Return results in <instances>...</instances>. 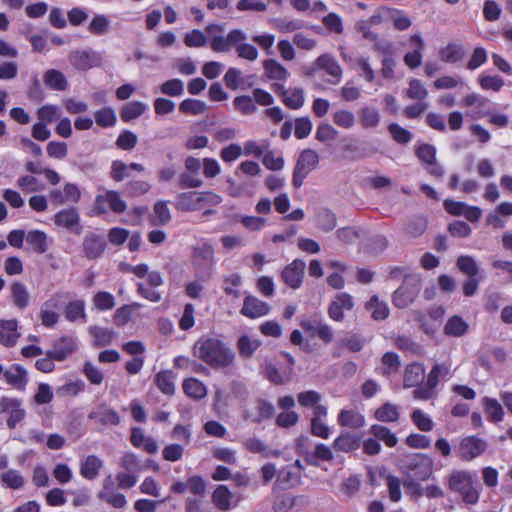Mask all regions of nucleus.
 <instances>
[{
	"mask_svg": "<svg viewBox=\"0 0 512 512\" xmlns=\"http://www.w3.org/2000/svg\"><path fill=\"white\" fill-rule=\"evenodd\" d=\"M182 388L188 397L195 400H200L207 394V389L203 382L192 377L183 381Z\"/></svg>",
	"mask_w": 512,
	"mask_h": 512,
	"instance_id": "nucleus-44",
	"label": "nucleus"
},
{
	"mask_svg": "<svg viewBox=\"0 0 512 512\" xmlns=\"http://www.w3.org/2000/svg\"><path fill=\"white\" fill-rule=\"evenodd\" d=\"M382 11L387 15V17L393 20V25L395 29L399 31H404L411 26L410 18L407 15H405L402 11L389 7H382Z\"/></svg>",
	"mask_w": 512,
	"mask_h": 512,
	"instance_id": "nucleus-52",
	"label": "nucleus"
},
{
	"mask_svg": "<svg viewBox=\"0 0 512 512\" xmlns=\"http://www.w3.org/2000/svg\"><path fill=\"white\" fill-rule=\"evenodd\" d=\"M10 299L18 309H26L30 302L26 285L19 281L12 282L10 284Z\"/></svg>",
	"mask_w": 512,
	"mask_h": 512,
	"instance_id": "nucleus-25",
	"label": "nucleus"
},
{
	"mask_svg": "<svg viewBox=\"0 0 512 512\" xmlns=\"http://www.w3.org/2000/svg\"><path fill=\"white\" fill-rule=\"evenodd\" d=\"M354 307L353 298L348 293L342 292L336 295L328 306L327 313L330 319L335 322H342L345 318L344 312L351 311Z\"/></svg>",
	"mask_w": 512,
	"mask_h": 512,
	"instance_id": "nucleus-14",
	"label": "nucleus"
},
{
	"mask_svg": "<svg viewBox=\"0 0 512 512\" xmlns=\"http://www.w3.org/2000/svg\"><path fill=\"white\" fill-rule=\"evenodd\" d=\"M316 63L320 69L333 77V80H330V83L337 84L340 82L342 77V68L334 57L323 54L317 58Z\"/></svg>",
	"mask_w": 512,
	"mask_h": 512,
	"instance_id": "nucleus-24",
	"label": "nucleus"
},
{
	"mask_svg": "<svg viewBox=\"0 0 512 512\" xmlns=\"http://www.w3.org/2000/svg\"><path fill=\"white\" fill-rule=\"evenodd\" d=\"M361 125L366 128H375L380 123V114L377 108L365 106L359 112Z\"/></svg>",
	"mask_w": 512,
	"mask_h": 512,
	"instance_id": "nucleus-53",
	"label": "nucleus"
},
{
	"mask_svg": "<svg viewBox=\"0 0 512 512\" xmlns=\"http://www.w3.org/2000/svg\"><path fill=\"white\" fill-rule=\"evenodd\" d=\"M369 433L373 435L378 442L382 441L387 447L393 448L398 443L396 435L386 426L373 424L369 428Z\"/></svg>",
	"mask_w": 512,
	"mask_h": 512,
	"instance_id": "nucleus-43",
	"label": "nucleus"
},
{
	"mask_svg": "<svg viewBox=\"0 0 512 512\" xmlns=\"http://www.w3.org/2000/svg\"><path fill=\"white\" fill-rule=\"evenodd\" d=\"M174 375L171 370H162L155 376L157 388L165 395L171 396L175 393Z\"/></svg>",
	"mask_w": 512,
	"mask_h": 512,
	"instance_id": "nucleus-46",
	"label": "nucleus"
},
{
	"mask_svg": "<svg viewBox=\"0 0 512 512\" xmlns=\"http://www.w3.org/2000/svg\"><path fill=\"white\" fill-rule=\"evenodd\" d=\"M484 413L491 423H498L504 418V410L502 405L495 398L484 397L482 400Z\"/></svg>",
	"mask_w": 512,
	"mask_h": 512,
	"instance_id": "nucleus-38",
	"label": "nucleus"
},
{
	"mask_svg": "<svg viewBox=\"0 0 512 512\" xmlns=\"http://www.w3.org/2000/svg\"><path fill=\"white\" fill-rule=\"evenodd\" d=\"M147 109V105L141 101H131L120 109V118L124 123H129L139 118Z\"/></svg>",
	"mask_w": 512,
	"mask_h": 512,
	"instance_id": "nucleus-41",
	"label": "nucleus"
},
{
	"mask_svg": "<svg viewBox=\"0 0 512 512\" xmlns=\"http://www.w3.org/2000/svg\"><path fill=\"white\" fill-rule=\"evenodd\" d=\"M99 498L114 508H123L127 504L125 495L122 493H114L113 482L108 480L104 482L103 491L99 493Z\"/></svg>",
	"mask_w": 512,
	"mask_h": 512,
	"instance_id": "nucleus-31",
	"label": "nucleus"
},
{
	"mask_svg": "<svg viewBox=\"0 0 512 512\" xmlns=\"http://www.w3.org/2000/svg\"><path fill=\"white\" fill-rule=\"evenodd\" d=\"M333 448L329 447L328 445L324 443H318L316 444L314 451L311 453H308L305 456V461L309 465L318 466V461H325L330 462L333 460Z\"/></svg>",
	"mask_w": 512,
	"mask_h": 512,
	"instance_id": "nucleus-39",
	"label": "nucleus"
},
{
	"mask_svg": "<svg viewBox=\"0 0 512 512\" xmlns=\"http://www.w3.org/2000/svg\"><path fill=\"white\" fill-rule=\"evenodd\" d=\"M468 330V323L461 316L453 315L447 320L443 332L446 336L458 338L464 336Z\"/></svg>",
	"mask_w": 512,
	"mask_h": 512,
	"instance_id": "nucleus-34",
	"label": "nucleus"
},
{
	"mask_svg": "<svg viewBox=\"0 0 512 512\" xmlns=\"http://www.w3.org/2000/svg\"><path fill=\"white\" fill-rule=\"evenodd\" d=\"M212 503L220 511H228L232 507L233 494L226 485H218L211 496Z\"/></svg>",
	"mask_w": 512,
	"mask_h": 512,
	"instance_id": "nucleus-27",
	"label": "nucleus"
},
{
	"mask_svg": "<svg viewBox=\"0 0 512 512\" xmlns=\"http://www.w3.org/2000/svg\"><path fill=\"white\" fill-rule=\"evenodd\" d=\"M366 309L371 311L374 320H384L389 315V308L384 302H380L378 296L373 295L366 303Z\"/></svg>",
	"mask_w": 512,
	"mask_h": 512,
	"instance_id": "nucleus-54",
	"label": "nucleus"
},
{
	"mask_svg": "<svg viewBox=\"0 0 512 512\" xmlns=\"http://www.w3.org/2000/svg\"><path fill=\"white\" fill-rule=\"evenodd\" d=\"M54 224L66 228L76 235H80L83 226L80 223V216L75 207L58 211L53 217Z\"/></svg>",
	"mask_w": 512,
	"mask_h": 512,
	"instance_id": "nucleus-10",
	"label": "nucleus"
},
{
	"mask_svg": "<svg viewBox=\"0 0 512 512\" xmlns=\"http://www.w3.org/2000/svg\"><path fill=\"white\" fill-rule=\"evenodd\" d=\"M77 350V342L74 337L63 335L53 342L52 349L46 355L58 362L65 361Z\"/></svg>",
	"mask_w": 512,
	"mask_h": 512,
	"instance_id": "nucleus-9",
	"label": "nucleus"
},
{
	"mask_svg": "<svg viewBox=\"0 0 512 512\" xmlns=\"http://www.w3.org/2000/svg\"><path fill=\"white\" fill-rule=\"evenodd\" d=\"M236 345L239 355L244 359H249L260 347L261 342L257 339H252L248 335H241L238 338Z\"/></svg>",
	"mask_w": 512,
	"mask_h": 512,
	"instance_id": "nucleus-47",
	"label": "nucleus"
},
{
	"mask_svg": "<svg viewBox=\"0 0 512 512\" xmlns=\"http://www.w3.org/2000/svg\"><path fill=\"white\" fill-rule=\"evenodd\" d=\"M317 226L325 231H332L337 225V218L335 213L327 208H322L316 215Z\"/></svg>",
	"mask_w": 512,
	"mask_h": 512,
	"instance_id": "nucleus-55",
	"label": "nucleus"
},
{
	"mask_svg": "<svg viewBox=\"0 0 512 512\" xmlns=\"http://www.w3.org/2000/svg\"><path fill=\"white\" fill-rule=\"evenodd\" d=\"M488 447V443L477 435L463 437L455 447L457 458L464 462H470L481 456Z\"/></svg>",
	"mask_w": 512,
	"mask_h": 512,
	"instance_id": "nucleus-7",
	"label": "nucleus"
},
{
	"mask_svg": "<svg viewBox=\"0 0 512 512\" xmlns=\"http://www.w3.org/2000/svg\"><path fill=\"white\" fill-rule=\"evenodd\" d=\"M106 246L107 243L104 236L94 232H88L82 243L83 253L89 260L100 258L103 255Z\"/></svg>",
	"mask_w": 512,
	"mask_h": 512,
	"instance_id": "nucleus-13",
	"label": "nucleus"
},
{
	"mask_svg": "<svg viewBox=\"0 0 512 512\" xmlns=\"http://www.w3.org/2000/svg\"><path fill=\"white\" fill-rule=\"evenodd\" d=\"M192 354L214 370L232 366L235 353L226 342L217 336L203 335L192 347Z\"/></svg>",
	"mask_w": 512,
	"mask_h": 512,
	"instance_id": "nucleus-1",
	"label": "nucleus"
},
{
	"mask_svg": "<svg viewBox=\"0 0 512 512\" xmlns=\"http://www.w3.org/2000/svg\"><path fill=\"white\" fill-rule=\"evenodd\" d=\"M263 70L269 80L286 81L289 76L288 70L272 58L263 61Z\"/></svg>",
	"mask_w": 512,
	"mask_h": 512,
	"instance_id": "nucleus-33",
	"label": "nucleus"
},
{
	"mask_svg": "<svg viewBox=\"0 0 512 512\" xmlns=\"http://www.w3.org/2000/svg\"><path fill=\"white\" fill-rule=\"evenodd\" d=\"M69 61L77 70H88L93 66V55L86 50H76L70 53Z\"/></svg>",
	"mask_w": 512,
	"mask_h": 512,
	"instance_id": "nucleus-48",
	"label": "nucleus"
},
{
	"mask_svg": "<svg viewBox=\"0 0 512 512\" xmlns=\"http://www.w3.org/2000/svg\"><path fill=\"white\" fill-rule=\"evenodd\" d=\"M126 202L121 198L120 193L115 190H108L104 194L95 197L89 216H102L111 210L116 214L125 212Z\"/></svg>",
	"mask_w": 512,
	"mask_h": 512,
	"instance_id": "nucleus-5",
	"label": "nucleus"
},
{
	"mask_svg": "<svg viewBox=\"0 0 512 512\" xmlns=\"http://www.w3.org/2000/svg\"><path fill=\"white\" fill-rule=\"evenodd\" d=\"M234 109L241 115H252L257 111V106L250 95H239L233 100Z\"/></svg>",
	"mask_w": 512,
	"mask_h": 512,
	"instance_id": "nucleus-58",
	"label": "nucleus"
},
{
	"mask_svg": "<svg viewBox=\"0 0 512 512\" xmlns=\"http://www.w3.org/2000/svg\"><path fill=\"white\" fill-rule=\"evenodd\" d=\"M478 83L483 90L494 92H499L505 85L504 79L499 75H480Z\"/></svg>",
	"mask_w": 512,
	"mask_h": 512,
	"instance_id": "nucleus-60",
	"label": "nucleus"
},
{
	"mask_svg": "<svg viewBox=\"0 0 512 512\" xmlns=\"http://www.w3.org/2000/svg\"><path fill=\"white\" fill-rule=\"evenodd\" d=\"M404 478L427 481L433 474V460L423 453H414L401 466Z\"/></svg>",
	"mask_w": 512,
	"mask_h": 512,
	"instance_id": "nucleus-3",
	"label": "nucleus"
},
{
	"mask_svg": "<svg viewBox=\"0 0 512 512\" xmlns=\"http://www.w3.org/2000/svg\"><path fill=\"white\" fill-rule=\"evenodd\" d=\"M96 124L101 128L113 127L117 122V117L112 107H103L94 113Z\"/></svg>",
	"mask_w": 512,
	"mask_h": 512,
	"instance_id": "nucleus-56",
	"label": "nucleus"
},
{
	"mask_svg": "<svg viewBox=\"0 0 512 512\" xmlns=\"http://www.w3.org/2000/svg\"><path fill=\"white\" fill-rule=\"evenodd\" d=\"M374 418L379 422H397L400 412L395 404L386 402L375 410Z\"/></svg>",
	"mask_w": 512,
	"mask_h": 512,
	"instance_id": "nucleus-45",
	"label": "nucleus"
},
{
	"mask_svg": "<svg viewBox=\"0 0 512 512\" xmlns=\"http://www.w3.org/2000/svg\"><path fill=\"white\" fill-rule=\"evenodd\" d=\"M89 334L93 338V345L95 347H105L110 345L116 338L117 334L113 329L91 326L89 327Z\"/></svg>",
	"mask_w": 512,
	"mask_h": 512,
	"instance_id": "nucleus-32",
	"label": "nucleus"
},
{
	"mask_svg": "<svg viewBox=\"0 0 512 512\" xmlns=\"http://www.w3.org/2000/svg\"><path fill=\"white\" fill-rule=\"evenodd\" d=\"M305 262L301 259H294L286 265L281 273L283 282L292 289H298L303 282Z\"/></svg>",
	"mask_w": 512,
	"mask_h": 512,
	"instance_id": "nucleus-12",
	"label": "nucleus"
},
{
	"mask_svg": "<svg viewBox=\"0 0 512 512\" xmlns=\"http://www.w3.org/2000/svg\"><path fill=\"white\" fill-rule=\"evenodd\" d=\"M300 482V475L289 466L283 467L277 474L275 486L278 489L286 490L296 486Z\"/></svg>",
	"mask_w": 512,
	"mask_h": 512,
	"instance_id": "nucleus-40",
	"label": "nucleus"
},
{
	"mask_svg": "<svg viewBox=\"0 0 512 512\" xmlns=\"http://www.w3.org/2000/svg\"><path fill=\"white\" fill-rule=\"evenodd\" d=\"M457 268L468 277H476L479 274V267L473 257L461 255L456 261Z\"/></svg>",
	"mask_w": 512,
	"mask_h": 512,
	"instance_id": "nucleus-59",
	"label": "nucleus"
},
{
	"mask_svg": "<svg viewBox=\"0 0 512 512\" xmlns=\"http://www.w3.org/2000/svg\"><path fill=\"white\" fill-rule=\"evenodd\" d=\"M160 92L170 97H179L184 93V83L178 78L169 79L160 85Z\"/></svg>",
	"mask_w": 512,
	"mask_h": 512,
	"instance_id": "nucleus-64",
	"label": "nucleus"
},
{
	"mask_svg": "<svg viewBox=\"0 0 512 512\" xmlns=\"http://www.w3.org/2000/svg\"><path fill=\"white\" fill-rule=\"evenodd\" d=\"M197 196V191L179 193L174 203L175 209L182 212H194L200 210Z\"/></svg>",
	"mask_w": 512,
	"mask_h": 512,
	"instance_id": "nucleus-28",
	"label": "nucleus"
},
{
	"mask_svg": "<svg viewBox=\"0 0 512 512\" xmlns=\"http://www.w3.org/2000/svg\"><path fill=\"white\" fill-rule=\"evenodd\" d=\"M0 482L6 488L18 490L24 486L25 479L18 470L9 469L0 475Z\"/></svg>",
	"mask_w": 512,
	"mask_h": 512,
	"instance_id": "nucleus-49",
	"label": "nucleus"
},
{
	"mask_svg": "<svg viewBox=\"0 0 512 512\" xmlns=\"http://www.w3.org/2000/svg\"><path fill=\"white\" fill-rule=\"evenodd\" d=\"M319 156L313 149H304L301 151L292 174V185L299 189L305 178L318 166Z\"/></svg>",
	"mask_w": 512,
	"mask_h": 512,
	"instance_id": "nucleus-6",
	"label": "nucleus"
},
{
	"mask_svg": "<svg viewBox=\"0 0 512 512\" xmlns=\"http://www.w3.org/2000/svg\"><path fill=\"white\" fill-rule=\"evenodd\" d=\"M170 490L175 494H183L188 490L193 495L203 497L206 493V482L200 475H193L186 482H174Z\"/></svg>",
	"mask_w": 512,
	"mask_h": 512,
	"instance_id": "nucleus-17",
	"label": "nucleus"
},
{
	"mask_svg": "<svg viewBox=\"0 0 512 512\" xmlns=\"http://www.w3.org/2000/svg\"><path fill=\"white\" fill-rule=\"evenodd\" d=\"M465 56V50L461 44L448 43L439 50V58L444 63H457Z\"/></svg>",
	"mask_w": 512,
	"mask_h": 512,
	"instance_id": "nucleus-36",
	"label": "nucleus"
},
{
	"mask_svg": "<svg viewBox=\"0 0 512 512\" xmlns=\"http://www.w3.org/2000/svg\"><path fill=\"white\" fill-rule=\"evenodd\" d=\"M450 491L460 495L463 502L474 505L479 500V490L474 486V480L470 472L454 470L448 477Z\"/></svg>",
	"mask_w": 512,
	"mask_h": 512,
	"instance_id": "nucleus-2",
	"label": "nucleus"
},
{
	"mask_svg": "<svg viewBox=\"0 0 512 512\" xmlns=\"http://www.w3.org/2000/svg\"><path fill=\"white\" fill-rule=\"evenodd\" d=\"M147 285L144 283L137 284V294L153 303H158L162 299V294L155 288L164 284L163 277L158 271H151L147 273Z\"/></svg>",
	"mask_w": 512,
	"mask_h": 512,
	"instance_id": "nucleus-8",
	"label": "nucleus"
},
{
	"mask_svg": "<svg viewBox=\"0 0 512 512\" xmlns=\"http://www.w3.org/2000/svg\"><path fill=\"white\" fill-rule=\"evenodd\" d=\"M270 309V305L265 301L255 296L247 295L244 298L240 313L249 319H256L268 315Z\"/></svg>",
	"mask_w": 512,
	"mask_h": 512,
	"instance_id": "nucleus-18",
	"label": "nucleus"
},
{
	"mask_svg": "<svg viewBox=\"0 0 512 512\" xmlns=\"http://www.w3.org/2000/svg\"><path fill=\"white\" fill-rule=\"evenodd\" d=\"M3 378L8 385L19 391H24L28 384L27 370L20 364H13L6 369Z\"/></svg>",
	"mask_w": 512,
	"mask_h": 512,
	"instance_id": "nucleus-19",
	"label": "nucleus"
},
{
	"mask_svg": "<svg viewBox=\"0 0 512 512\" xmlns=\"http://www.w3.org/2000/svg\"><path fill=\"white\" fill-rule=\"evenodd\" d=\"M242 284L241 276L238 273H232L223 277L222 289L227 296L238 299L241 296L239 287Z\"/></svg>",
	"mask_w": 512,
	"mask_h": 512,
	"instance_id": "nucleus-51",
	"label": "nucleus"
},
{
	"mask_svg": "<svg viewBox=\"0 0 512 512\" xmlns=\"http://www.w3.org/2000/svg\"><path fill=\"white\" fill-rule=\"evenodd\" d=\"M65 318L69 322H75L79 319L86 322L87 315L85 313V302L81 299L69 302L65 308Z\"/></svg>",
	"mask_w": 512,
	"mask_h": 512,
	"instance_id": "nucleus-50",
	"label": "nucleus"
},
{
	"mask_svg": "<svg viewBox=\"0 0 512 512\" xmlns=\"http://www.w3.org/2000/svg\"><path fill=\"white\" fill-rule=\"evenodd\" d=\"M223 81L225 86L232 91H235L239 88L248 89L253 85V83H248L247 79L242 76L241 70L235 67H230L226 71L223 77Z\"/></svg>",
	"mask_w": 512,
	"mask_h": 512,
	"instance_id": "nucleus-26",
	"label": "nucleus"
},
{
	"mask_svg": "<svg viewBox=\"0 0 512 512\" xmlns=\"http://www.w3.org/2000/svg\"><path fill=\"white\" fill-rule=\"evenodd\" d=\"M425 377L424 365L420 362H412L406 365L403 376L404 388H417L423 384Z\"/></svg>",
	"mask_w": 512,
	"mask_h": 512,
	"instance_id": "nucleus-21",
	"label": "nucleus"
},
{
	"mask_svg": "<svg viewBox=\"0 0 512 512\" xmlns=\"http://www.w3.org/2000/svg\"><path fill=\"white\" fill-rule=\"evenodd\" d=\"M20 333L18 331V321L16 319H0V344L12 348L16 345Z\"/></svg>",
	"mask_w": 512,
	"mask_h": 512,
	"instance_id": "nucleus-20",
	"label": "nucleus"
},
{
	"mask_svg": "<svg viewBox=\"0 0 512 512\" xmlns=\"http://www.w3.org/2000/svg\"><path fill=\"white\" fill-rule=\"evenodd\" d=\"M304 91L302 88H290L286 96L282 99L283 104L293 110H298L304 105Z\"/></svg>",
	"mask_w": 512,
	"mask_h": 512,
	"instance_id": "nucleus-57",
	"label": "nucleus"
},
{
	"mask_svg": "<svg viewBox=\"0 0 512 512\" xmlns=\"http://www.w3.org/2000/svg\"><path fill=\"white\" fill-rule=\"evenodd\" d=\"M264 371L266 378L275 385H283L287 383L292 375L290 374V371L281 373L279 369L272 363L267 364Z\"/></svg>",
	"mask_w": 512,
	"mask_h": 512,
	"instance_id": "nucleus-61",
	"label": "nucleus"
},
{
	"mask_svg": "<svg viewBox=\"0 0 512 512\" xmlns=\"http://www.w3.org/2000/svg\"><path fill=\"white\" fill-rule=\"evenodd\" d=\"M416 295V289L407 285H402L395 290L392 302L397 308H406L414 301Z\"/></svg>",
	"mask_w": 512,
	"mask_h": 512,
	"instance_id": "nucleus-42",
	"label": "nucleus"
},
{
	"mask_svg": "<svg viewBox=\"0 0 512 512\" xmlns=\"http://www.w3.org/2000/svg\"><path fill=\"white\" fill-rule=\"evenodd\" d=\"M103 467V461L96 455H88L80 464V474L87 480H94Z\"/></svg>",
	"mask_w": 512,
	"mask_h": 512,
	"instance_id": "nucleus-29",
	"label": "nucleus"
},
{
	"mask_svg": "<svg viewBox=\"0 0 512 512\" xmlns=\"http://www.w3.org/2000/svg\"><path fill=\"white\" fill-rule=\"evenodd\" d=\"M109 27L110 22L107 16L103 14H96L90 21L88 30L93 35L101 36L108 32Z\"/></svg>",
	"mask_w": 512,
	"mask_h": 512,
	"instance_id": "nucleus-62",
	"label": "nucleus"
},
{
	"mask_svg": "<svg viewBox=\"0 0 512 512\" xmlns=\"http://www.w3.org/2000/svg\"><path fill=\"white\" fill-rule=\"evenodd\" d=\"M410 42L415 47L413 51L405 53L403 61L407 67L414 70L419 67L422 63V52L425 48L423 38L419 34H413L410 36Z\"/></svg>",
	"mask_w": 512,
	"mask_h": 512,
	"instance_id": "nucleus-22",
	"label": "nucleus"
},
{
	"mask_svg": "<svg viewBox=\"0 0 512 512\" xmlns=\"http://www.w3.org/2000/svg\"><path fill=\"white\" fill-rule=\"evenodd\" d=\"M44 84L47 88L64 91L68 88V81L65 75L57 69H49L44 73L43 76Z\"/></svg>",
	"mask_w": 512,
	"mask_h": 512,
	"instance_id": "nucleus-37",
	"label": "nucleus"
},
{
	"mask_svg": "<svg viewBox=\"0 0 512 512\" xmlns=\"http://www.w3.org/2000/svg\"><path fill=\"white\" fill-rule=\"evenodd\" d=\"M246 39L244 32L240 29L231 30L226 37L214 36L210 39L209 45L214 52H227L232 46L243 42Z\"/></svg>",
	"mask_w": 512,
	"mask_h": 512,
	"instance_id": "nucleus-15",
	"label": "nucleus"
},
{
	"mask_svg": "<svg viewBox=\"0 0 512 512\" xmlns=\"http://www.w3.org/2000/svg\"><path fill=\"white\" fill-rule=\"evenodd\" d=\"M489 100L483 96H480L476 93H471L464 96L461 100V105L463 107H476L477 111L473 115L474 118H483L490 115V111L486 110Z\"/></svg>",
	"mask_w": 512,
	"mask_h": 512,
	"instance_id": "nucleus-30",
	"label": "nucleus"
},
{
	"mask_svg": "<svg viewBox=\"0 0 512 512\" xmlns=\"http://www.w3.org/2000/svg\"><path fill=\"white\" fill-rule=\"evenodd\" d=\"M340 427L361 429L365 426V416L355 409H341L337 415Z\"/></svg>",
	"mask_w": 512,
	"mask_h": 512,
	"instance_id": "nucleus-23",
	"label": "nucleus"
},
{
	"mask_svg": "<svg viewBox=\"0 0 512 512\" xmlns=\"http://www.w3.org/2000/svg\"><path fill=\"white\" fill-rule=\"evenodd\" d=\"M361 435L350 431H342L333 440L332 448L336 452L353 453L361 447Z\"/></svg>",
	"mask_w": 512,
	"mask_h": 512,
	"instance_id": "nucleus-16",
	"label": "nucleus"
},
{
	"mask_svg": "<svg viewBox=\"0 0 512 512\" xmlns=\"http://www.w3.org/2000/svg\"><path fill=\"white\" fill-rule=\"evenodd\" d=\"M406 96L412 100L422 101L428 96V91L421 80L412 78L406 90Z\"/></svg>",
	"mask_w": 512,
	"mask_h": 512,
	"instance_id": "nucleus-63",
	"label": "nucleus"
},
{
	"mask_svg": "<svg viewBox=\"0 0 512 512\" xmlns=\"http://www.w3.org/2000/svg\"><path fill=\"white\" fill-rule=\"evenodd\" d=\"M449 374V367L446 364H435L427 375L426 382L413 390L412 396L415 400L427 401L436 395V389L440 379Z\"/></svg>",
	"mask_w": 512,
	"mask_h": 512,
	"instance_id": "nucleus-4",
	"label": "nucleus"
},
{
	"mask_svg": "<svg viewBox=\"0 0 512 512\" xmlns=\"http://www.w3.org/2000/svg\"><path fill=\"white\" fill-rule=\"evenodd\" d=\"M26 242L36 254H44L48 250L47 235L44 231L30 230L26 235Z\"/></svg>",
	"mask_w": 512,
	"mask_h": 512,
	"instance_id": "nucleus-35",
	"label": "nucleus"
},
{
	"mask_svg": "<svg viewBox=\"0 0 512 512\" xmlns=\"http://www.w3.org/2000/svg\"><path fill=\"white\" fill-rule=\"evenodd\" d=\"M0 413L9 414L6 424L10 429H14L25 417L20 400L6 396L0 398Z\"/></svg>",
	"mask_w": 512,
	"mask_h": 512,
	"instance_id": "nucleus-11",
	"label": "nucleus"
}]
</instances>
